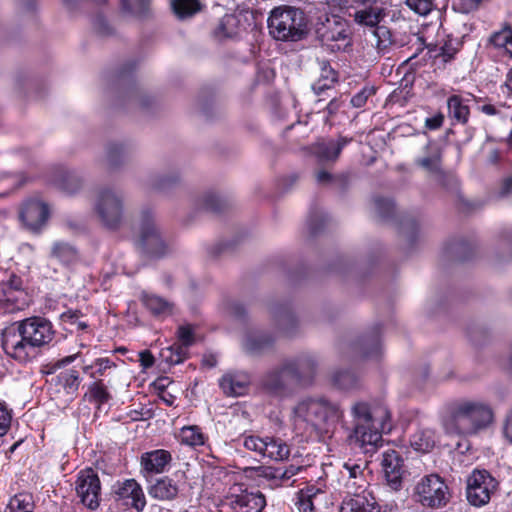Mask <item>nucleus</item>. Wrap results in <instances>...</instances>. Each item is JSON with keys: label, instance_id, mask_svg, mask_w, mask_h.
I'll list each match as a JSON object with an SVG mask.
<instances>
[{"label": "nucleus", "instance_id": "9", "mask_svg": "<svg viewBox=\"0 0 512 512\" xmlns=\"http://www.w3.org/2000/svg\"><path fill=\"white\" fill-rule=\"evenodd\" d=\"M242 445L257 456L274 461L286 460L290 455L289 445L280 438L244 435Z\"/></svg>", "mask_w": 512, "mask_h": 512}, {"label": "nucleus", "instance_id": "28", "mask_svg": "<svg viewBox=\"0 0 512 512\" xmlns=\"http://www.w3.org/2000/svg\"><path fill=\"white\" fill-rule=\"evenodd\" d=\"M140 299L143 305L155 317L165 318L172 314L173 304L160 296L142 292Z\"/></svg>", "mask_w": 512, "mask_h": 512}, {"label": "nucleus", "instance_id": "18", "mask_svg": "<svg viewBox=\"0 0 512 512\" xmlns=\"http://www.w3.org/2000/svg\"><path fill=\"white\" fill-rule=\"evenodd\" d=\"M172 461V455L164 449L145 452L140 457V472L144 477L165 472Z\"/></svg>", "mask_w": 512, "mask_h": 512}, {"label": "nucleus", "instance_id": "63", "mask_svg": "<svg viewBox=\"0 0 512 512\" xmlns=\"http://www.w3.org/2000/svg\"><path fill=\"white\" fill-rule=\"evenodd\" d=\"M481 0H462V4L466 11L475 9Z\"/></svg>", "mask_w": 512, "mask_h": 512}, {"label": "nucleus", "instance_id": "15", "mask_svg": "<svg viewBox=\"0 0 512 512\" xmlns=\"http://www.w3.org/2000/svg\"><path fill=\"white\" fill-rule=\"evenodd\" d=\"M48 217L49 208L39 199L27 200L20 211L21 221L31 231L40 230L47 222Z\"/></svg>", "mask_w": 512, "mask_h": 512}, {"label": "nucleus", "instance_id": "58", "mask_svg": "<svg viewBox=\"0 0 512 512\" xmlns=\"http://www.w3.org/2000/svg\"><path fill=\"white\" fill-rule=\"evenodd\" d=\"M512 193V174L504 179L501 187V194L508 195Z\"/></svg>", "mask_w": 512, "mask_h": 512}, {"label": "nucleus", "instance_id": "64", "mask_svg": "<svg viewBox=\"0 0 512 512\" xmlns=\"http://www.w3.org/2000/svg\"><path fill=\"white\" fill-rule=\"evenodd\" d=\"M505 86L509 90V92L512 93V67L510 68L509 72L506 76Z\"/></svg>", "mask_w": 512, "mask_h": 512}, {"label": "nucleus", "instance_id": "2", "mask_svg": "<svg viewBox=\"0 0 512 512\" xmlns=\"http://www.w3.org/2000/svg\"><path fill=\"white\" fill-rule=\"evenodd\" d=\"M494 422L495 412L489 402L464 398L451 404L442 425L449 435L473 436L488 430Z\"/></svg>", "mask_w": 512, "mask_h": 512}, {"label": "nucleus", "instance_id": "42", "mask_svg": "<svg viewBox=\"0 0 512 512\" xmlns=\"http://www.w3.org/2000/svg\"><path fill=\"white\" fill-rule=\"evenodd\" d=\"M115 366V363L109 358H98L93 364L84 366L83 370L85 373H89L91 378H96L97 376L104 375L106 370Z\"/></svg>", "mask_w": 512, "mask_h": 512}, {"label": "nucleus", "instance_id": "10", "mask_svg": "<svg viewBox=\"0 0 512 512\" xmlns=\"http://www.w3.org/2000/svg\"><path fill=\"white\" fill-rule=\"evenodd\" d=\"M497 481L486 470H474L467 478L466 496L475 507L486 505L497 489Z\"/></svg>", "mask_w": 512, "mask_h": 512}, {"label": "nucleus", "instance_id": "57", "mask_svg": "<svg viewBox=\"0 0 512 512\" xmlns=\"http://www.w3.org/2000/svg\"><path fill=\"white\" fill-rule=\"evenodd\" d=\"M3 288H12L13 290L23 289L22 280L17 276H12L10 280L4 284Z\"/></svg>", "mask_w": 512, "mask_h": 512}, {"label": "nucleus", "instance_id": "26", "mask_svg": "<svg viewBox=\"0 0 512 512\" xmlns=\"http://www.w3.org/2000/svg\"><path fill=\"white\" fill-rule=\"evenodd\" d=\"M426 156L418 158L416 164L430 174L442 175L441 149L437 143L429 141L425 147Z\"/></svg>", "mask_w": 512, "mask_h": 512}, {"label": "nucleus", "instance_id": "46", "mask_svg": "<svg viewBox=\"0 0 512 512\" xmlns=\"http://www.w3.org/2000/svg\"><path fill=\"white\" fill-rule=\"evenodd\" d=\"M375 93L374 88L372 87H363L358 93H356L351 98V104L355 108H361L363 107L368 98L371 97Z\"/></svg>", "mask_w": 512, "mask_h": 512}, {"label": "nucleus", "instance_id": "34", "mask_svg": "<svg viewBox=\"0 0 512 512\" xmlns=\"http://www.w3.org/2000/svg\"><path fill=\"white\" fill-rule=\"evenodd\" d=\"M171 7L180 19L192 17L202 9L199 0H171Z\"/></svg>", "mask_w": 512, "mask_h": 512}, {"label": "nucleus", "instance_id": "1", "mask_svg": "<svg viewBox=\"0 0 512 512\" xmlns=\"http://www.w3.org/2000/svg\"><path fill=\"white\" fill-rule=\"evenodd\" d=\"M54 335L49 320L29 317L3 330L1 346L7 356L20 363H27L37 356L40 348L53 340Z\"/></svg>", "mask_w": 512, "mask_h": 512}, {"label": "nucleus", "instance_id": "32", "mask_svg": "<svg viewBox=\"0 0 512 512\" xmlns=\"http://www.w3.org/2000/svg\"><path fill=\"white\" fill-rule=\"evenodd\" d=\"M51 257L64 265H70L78 260V251L67 242L56 241L51 247Z\"/></svg>", "mask_w": 512, "mask_h": 512}, {"label": "nucleus", "instance_id": "19", "mask_svg": "<svg viewBox=\"0 0 512 512\" xmlns=\"http://www.w3.org/2000/svg\"><path fill=\"white\" fill-rule=\"evenodd\" d=\"M251 376L245 371H229L219 379L223 393L231 397H239L248 393Z\"/></svg>", "mask_w": 512, "mask_h": 512}, {"label": "nucleus", "instance_id": "56", "mask_svg": "<svg viewBox=\"0 0 512 512\" xmlns=\"http://www.w3.org/2000/svg\"><path fill=\"white\" fill-rule=\"evenodd\" d=\"M503 107V105L501 106H495L493 104H484L482 106L479 107V110L488 115V116H495V115H498L500 114L501 110L500 108Z\"/></svg>", "mask_w": 512, "mask_h": 512}, {"label": "nucleus", "instance_id": "48", "mask_svg": "<svg viewBox=\"0 0 512 512\" xmlns=\"http://www.w3.org/2000/svg\"><path fill=\"white\" fill-rule=\"evenodd\" d=\"M178 338L182 345L188 347L194 343V332L190 325L180 326L177 332Z\"/></svg>", "mask_w": 512, "mask_h": 512}, {"label": "nucleus", "instance_id": "53", "mask_svg": "<svg viewBox=\"0 0 512 512\" xmlns=\"http://www.w3.org/2000/svg\"><path fill=\"white\" fill-rule=\"evenodd\" d=\"M503 435L512 444V408L505 417L503 423Z\"/></svg>", "mask_w": 512, "mask_h": 512}, {"label": "nucleus", "instance_id": "44", "mask_svg": "<svg viewBox=\"0 0 512 512\" xmlns=\"http://www.w3.org/2000/svg\"><path fill=\"white\" fill-rule=\"evenodd\" d=\"M435 54L433 57L435 59H441L442 62L446 63L453 59L455 54L457 53V49L453 46L451 41L445 42L442 46L434 50Z\"/></svg>", "mask_w": 512, "mask_h": 512}, {"label": "nucleus", "instance_id": "8", "mask_svg": "<svg viewBox=\"0 0 512 512\" xmlns=\"http://www.w3.org/2000/svg\"><path fill=\"white\" fill-rule=\"evenodd\" d=\"M414 500L424 508L439 509L450 500L447 484L437 474L422 477L414 487Z\"/></svg>", "mask_w": 512, "mask_h": 512}, {"label": "nucleus", "instance_id": "12", "mask_svg": "<svg viewBox=\"0 0 512 512\" xmlns=\"http://www.w3.org/2000/svg\"><path fill=\"white\" fill-rule=\"evenodd\" d=\"M75 490L81 503L91 510L100 504L101 483L98 474L91 468L81 470L75 481Z\"/></svg>", "mask_w": 512, "mask_h": 512}, {"label": "nucleus", "instance_id": "61", "mask_svg": "<svg viewBox=\"0 0 512 512\" xmlns=\"http://www.w3.org/2000/svg\"><path fill=\"white\" fill-rule=\"evenodd\" d=\"M203 207L206 209H216V199L213 195L205 196L203 200Z\"/></svg>", "mask_w": 512, "mask_h": 512}, {"label": "nucleus", "instance_id": "22", "mask_svg": "<svg viewBox=\"0 0 512 512\" xmlns=\"http://www.w3.org/2000/svg\"><path fill=\"white\" fill-rule=\"evenodd\" d=\"M352 141V138L338 137L336 140H322L314 145V154L320 162H335L343 148Z\"/></svg>", "mask_w": 512, "mask_h": 512}, {"label": "nucleus", "instance_id": "5", "mask_svg": "<svg viewBox=\"0 0 512 512\" xmlns=\"http://www.w3.org/2000/svg\"><path fill=\"white\" fill-rule=\"evenodd\" d=\"M269 34L278 41L296 42L306 34L304 13L295 7L281 5L271 10L267 19Z\"/></svg>", "mask_w": 512, "mask_h": 512}, {"label": "nucleus", "instance_id": "54", "mask_svg": "<svg viewBox=\"0 0 512 512\" xmlns=\"http://www.w3.org/2000/svg\"><path fill=\"white\" fill-rule=\"evenodd\" d=\"M122 153L123 149L120 145H112L109 147L107 157L111 166H115L117 164V157L122 155Z\"/></svg>", "mask_w": 512, "mask_h": 512}, {"label": "nucleus", "instance_id": "60", "mask_svg": "<svg viewBox=\"0 0 512 512\" xmlns=\"http://www.w3.org/2000/svg\"><path fill=\"white\" fill-rule=\"evenodd\" d=\"M318 183L324 184L332 180V175L327 171H319L316 175Z\"/></svg>", "mask_w": 512, "mask_h": 512}, {"label": "nucleus", "instance_id": "31", "mask_svg": "<svg viewBox=\"0 0 512 512\" xmlns=\"http://www.w3.org/2000/svg\"><path fill=\"white\" fill-rule=\"evenodd\" d=\"M178 439L181 444L196 448L206 443L207 436L197 425L184 426L180 429Z\"/></svg>", "mask_w": 512, "mask_h": 512}, {"label": "nucleus", "instance_id": "52", "mask_svg": "<svg viewBox=\"0 0 512 512\" xmlns=\"http://www.w3.org/2000/svg\"><path fill=\"white\" fill-rule=\"evenodd\" d=\"M444 123V114L442 112H438L431 117H427L425 119V128L428 130H438L442 127Z\"/></svg>", "mask_w": 512, "mask_h": 512}, {"label": "nucleus", "instance_id": "13", "mask_svg": "<svg viewBox=\"0 0 512 512\" xmlns=\"http://www.w3.org/2000/svg\"><path fill=\"white\" fill-rule=\"evenodd\" d=\"M317 33L322 44L331 51L341 50L349 43L347 24L338 17L327 18Z\"/></svg>", "mask_w": 512, "mask_h": 512}, {"label": "nucleus", "instance_id": "16", "mask_svg": "<svg viewBox=\"0 0 512 512\" xmlns=\"http://www.w3.org/2000/svg\"><path fill=\"white\" fill-rule=\"evenodd\" d=\"M366 463L363 465L353 460L343 463L340 475L347 493H356L368 489L370 484L365 474Z\"/></svg>", "mask_w": 512, "mask_h": 512}, {"label": "nucleus", "instance_id": "51", "mask_svg": "<svg viewBox=\"0 0 512 512\" xmlns=\"http://www.w3.org/2000/svg\"><path fill=\"white\" fill-rule=\"evenodd\" d=\"M376 208L382 217H387L392 213L394 205L389 199L378 198L375 200Z\"/></svg>", "mask_w": 512, "mask_h": 512}, {"label": "nucleus", "instance_id": "50", "mask_svg": "<svg viewBox=\"0 0 512 512\" xmlns=\"http://www.w3.org/2000/svg\"><path fill=\"white\" fill-rule=\"evenodd\" d=\"M11 419V413L6 405L0 403V437L4 436L8 432Z\"/></svg>", "mask_w": 512, "mask_h": 512}, {"label": "nucleus", "instance_id": "35", "mask_svg": "<svg viewBox=\"0 0 512 512\" xmlns=\"http://www.w3.org/2000/svg\"><path fill=\"white\" fill-rule=\"evenodd\" d=\"M373 34L376 38V48L380 53H385L392 46L400 45L386 26H377L373 30Z\"/></svg>", "mask_w": 512, "mask_h": 512}, {"label": "nucleus", "instance_id": "11", "mask_svg": "<svg viewBox=\"0 0 512 512\" xmlns=\"http://www.w3.org/2000/svg\"><path fill=\"white\" fill-rule=\"evenodd\" d=\"M139 243L145 252L153 257H161L167 252V245L162 239L161 232L154 221V216L148 210L141 213Z\"/></svg>", "mask_w": 512, "mask_h": 512}, {"label": "nucleus", "instance_id": "17", "mask_svg": "<svg viewBox=\"0 0 512 512\" xmlns=\"http://www.w3.org/2000/svg\"><path fill=\"white\" fill-rule=\"evenodd\" d=\"M380 509L373 492L368 488L347 493L341 503L340 512H380Z\"/></svg>", "mask_w": 512, "mask_h": 512}, {"label": "nucleus", "instance_id": "37", "mask_svg": "<svg viewBox=\"0 0 512 512\" xmlns=\"http://www.w3.org/2000/svg\"><path fill=\"white\" fill-rule=\"evenodd\" d=\"M272 342L271 337L266 335L251 333L248 334L244 340V349L251 354L262 352L265 348L269 347Z\"/></svg>", "mask_w": 512, "mask_h": 512}, {"label": "nucleus", "instance_id": "6", "mask_svg": "<svg viewBox=\"0 0 512 512\" xmlns=\"http://www.w3.org/2000/svg\"><path fill=\"white\" fill-rule=\"evenodd\" d=\"M315 369L312 358H302L284 363L279 368L267 372L262 379V387L270 394L282 395L292 383L310 377Z\"/></svg>", "mask_w": 512, "mask_h": 512}, {"label": "nucleus", "instance_id": "30", "mask_svg": "<svg viewBox=\"0 0 512 512\" xmlns=\"http://www.w3.org/2000/svg\"><path fill=\"white\" fill-rule=\"evenodd\" d=\"M436 443L435 431L429 428H422L417 430L411 437V446L419 452H429Z\"/></svg>", "mask_w": 512, "mask_h": 512}, {"label": "nucleus", "instance_id": "43", "mask_svg": "<svg viewBox=\"0 0 512 512\" xmlns=\"http://www.w3.org/2000/svg\"><path fill=\"white\" fill-rule=\"evenodd\" d=\"M333 382L341 389H350L356 385V377L350 371H339L334 373Z\"/></svg>", "mask_w": 512, "mask_h": 512}, {"label": "nucleus", "instance_id": "23", "mask_svg": "<svg viewBox=\"0 0 512 512\" xmlns=\"http://www.w3.org/2000/svg\"><path fill=\"white\" fill-rule=\"evenodd\" d=\"M0 302L8 313L24 310L30 302L28 293L24 289L2 288Z\"/></svg>", "mask_w": 512, "mask_h": 512}, {"label": "nucleus", "instance_id": "4", "mask_svg": "<svg viewBox=\"0 0 512 512\" xmlns=\"http://www.w3.org/2000/svg\"><path fill=\"white\" fill-rule=\"evenodd\" d=\"M297 419L306 422L317 433H327L342 417L339 405L325 398H308L294 409Z\"/></svg>", "mask_w": 512, "mask_h": 512}, {"label": "nucleus", "instance_id": "39", "mask_svg": "<svg viewBox=\"0 0 512 512\" xmlns=\"http://www.w3.org/2000/svg\"><path fill=\"white\" fill-rule=\"evenodd\" d=\"M238 25V17L232 14H227L221 19L217 33L223 37L233 38L239 33Z\"/></svg>", "mask_w": 512, "mask_h": 512}, {"label": "nucleus", "instance_id": "27", "mask_svg": "<svg viewBox=\"0 0 512 512\" xmlns=\"http://www.w3.org/2000/svg\"><path fill=\"white\" fill-rule=\"evenodd\" d=\"M320 75L312 84V90L316 95L322 94L326 90H330L338 81L337 72L331 67L327 60H318Z\"/></svg>", "mask_w": 512, "mask_h": 512}, {"label": "nucleus", "instance_id": "55", "mask_svg": "<svg viewBox=\"0 0 512 512\" xmlns=\"http://www.w3.org/2000/svg\"><path fill=\"white\" fill-rule=\"evenodd\" d=\"M139 361L143 368H150L153 366L155 359L150 351L145 350L139 353Z\"/></svg>", "mask_w": 512, "mask_h": 512}, {"label": "nucleus", "instance_id": "7", "mask_svg": "<svg viewBox=\"0 0 512 512\" xmlns=\"http://www.w3.org/2000/svg\"><path fill=\"white\" fill-rule=\"evenodd\" d=\"M93 210L105 227L117 229L124 217L123 197L112 188H101L96 193Z\"/></svg>", "mask_w": 512, "mask_h": 512}, {"label": "nucleus", "instance_id": "47", "mask_svg": "<svg viewBox=\"0 0 512 512\" xmlns=\"http://www.w3.org/2000/svg\"><path fill=\"white\" fill-rule=\"evenodd\" d=\"M434 0H406L407 5L420 15L428 14L433 8Z\"/></svg>", "mask_w": 512, "mask_h": 512}, {"label": "nucleus", "instance_id": "3", "mask_svg": "<svg viewBox=\"0 0 512 512\" xmlns=\"http://www.w3.org/2000/svg\"><path fill=\"white\" fill-rule=\"evenodd\" d=\"M353 437L365 453L374 452L382 442V434L392 429L391 413L383 404L359 401L351 407Z\"/></svg>", "mask_w": 512, "mask_h": 512}, {"label": "nucleus", "instance_id": "21", "mask_svg": "<svg viewBox=\"0 0 512 512\" xmlns=\"http://www.w3.org/2000/svg\"><path fill=\"white\" fill-rule=\"evenodd\" d=\"M230 506L235 512H263L265 496L259 491H243L231 497Z\"/></svg>", "mask_w": 512, "mask_h": 512}, {"label": "nucleus", "instance_id": "36", "mask_svg": "<svg viewBox=\"0 0 512 512\" xmlns=\"http://www.w3.org/2000/svg\"><path fill=\"white\" fill-rule=\"evenodd\" d=\"M489 42L498 49H504L512 58V29L509 26L494 32L490 36Z\"/></svg>", "mask_w": 512, "mask_h": 512}, {"label": "nucleus", "instance_id": "38", "mask_svg": "<svg viewBox=\"0 0 512 512\" xmlns=\"http://www.w3.org/2000/svg\"><path fill=\"white\" fill-rule=\"evenodd\" d=\"M58 382L67 394H75L80 385V376L78 371L69 369L61 372L57 376Z\"/></svg>", "mask_w": 512, "mask_h": 512}, {"label": "nucleus", "instance_id": "20", "mask_svg": "<svg viewBox=\"0 0 512 512\" xmlns=\"http://www.w3.org/2000/svg\"><path fill=\"white\" fill-rule=\"evenodd\" d=\"M118 500L124 501L137 511H142L146 506V498L141 485L134 479H127L119 483L115 489Z\"/></svg>", "mask_w": 512, "mask_h": 512}, {"label": "nucleus", "instance_id": "24", "mask_svg": "<svg viewBox=\"0 0 512 512\" xmlns=\"http://www.w3.org/2000/svg\"><path fill=\"white\" fill-rule=\"evenodd\" d=\"M149 495L159 501L175 500L179 493L177 483L170 477L157 479L148 489Z\"/></svg>", "mask_w": 512, "mask_h": 512}, {"label": "nucleus", "instance_id": "33", "mask_svg": "<svg viewBox=\"0 0 512 512\" xmlns=\"http://www.w3.org/2000/svg\"><path fill=\"white\" fill-rule=\"evenodd\" d=\"M323 492L315 486H309L298 493L296 505L299 512H314L315 501Z\"/></svg>", "mask_w": 512, "mask_h": 512}, {"label": "nucleus", "instance_id": "62", "mask_svg": "<svg viewBox=\"0 0 512 512\" xmlns=\"http://www.w3.org/2000/svg\"><path fill=\"white\" fill-rule=\"evenodd\" d=\"M169 380L168 378H161V379H158L156 382H155V387L156 389L162 393L163 391H166V386L169 384Z\"/></svg>", "mask_w": 512, "mask_h": 512}, {"label": "nucleus", "instance_id": "14", "mask_svg": "<svg viewBox=\"0 0 512 512\" xmlns=\"http://www.w3.org/2000/svg\"><path fill=\"white\" fill-rule=\"evenodd\" d=\"M382 469L387 485L394 491L402 488L405 474L404 461L399 452L387 450L383 453Z\"/></svg>", "mask_w": 512, "mask_h": 512}, {"label": "nucleus", "instance_id": "40", "mask_svg": "<svg viewBox=\"0 0 512 512\" xmlns=\"http://www.w3.org/2000/svg\"><path fill=\"white\" fill-rule=\"evenodd\" d=\"M89 400L99 405L107 403L111 399V395L102 380H98L89 386Z\"/></svg>", "mask_w": 512, "mask_h": 512}, {"label": "nucleus", "instance_id": "41", "mask_svg": "<svg viewBox=\"0 0 512 512\" xmlns=\"http://www.w3.org/2000/svg\"><path fill=\"white\" fill-rule=\"evenodd\" d=\"M56 185L65 193L74 194L81 187V180L74 173L66 172L56 181Z\"/></svg>", "mask_w": 512, "mask_h": 512}, {"label": "nucleus", "instance_id": "25", "mask_svg": "<svg viewBox=\"0 0 512 512\" xmlns=\"http://www.w3.org/2000/svg\"><path fill=\"white\" fill-rule=\"evenodd\" d=\"M352 16L356 24L375 29L386 17V12L384 8L374 5L370 7L357 8Z\"/></svg>", "mask_w": 512, "mask_h": 512}, {"label": "nucleus", "instance_id": "59", "mask_svg": "<svg viewBox=\"0 0 512 512\" xmlns=\"http://www.w3.org/2000/svg\"><path fill=\"white\" fill-rule=\"evenodd\" d=\"M161 400L168 406H173L176 400V397L167 391H163L159 393Z\"/></svg>", "mask_w": 512, "mask_h": 512}, {"label": "nucleus", "instance_id": "49", "mask_svg": "<svg viewBox=\"0 0 512 512\" xmlns=\"http://www.w3.org/2000/svg\"><path fill=\"white\" fill-rule=\"evenodd\" d=\"M300 470H301L300 466L290 465L289 467H286L285 469H282V468L275 469L272 477L275 479L285 481V480L291 479Z\"/></svg>", "mask_w": 512, "mask_h": 512}, {"label": "nucleus", "instance_id": "45", "mask_svg": "<svg viewBox=\"0 0 512 512\" xmlns=\"http://www.w3.org/2000/svg\"><path fill=\"white\" fill-rule=\"evenodd\" d=\"M150 0H122L123 7L137 15H141L146 12L149 7Z\"/></svg>", "mask_w": 512, "mask_h": 512}, {"label": "nucleus", "instance_id": "29", "mask_svg": "<svg viewBox=\"0 0 512 512\" xmlns=\"http://www.w3.org/2000/svg\"><path fill=\"white\" fill-rule=\"evenodd\" d=\"M467 101L460 95H451L447 99L448 116L457 123L466 124L470 115Z\"/></svg>", "mask_w": 512, "mask_h": 512}]
</instances>
